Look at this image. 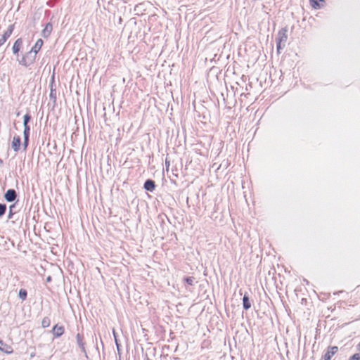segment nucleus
<instances>
[{"mask_svg": "<svg viewBox=\"0 0 360 360\" xmlns=\"http://www.w3.org/2000/svg\"><path fill=\"white\" fill-rule=\"evenodd\" d=\"M338 352V347H332L330 348V352L326 353L324 356V360H330L332 356L336 354Z\"/></svg>", "mask_w": 360, "mask_h": 360, "instance_id": "nucleus-14", "label": "nucleus"}, {"mask_svg": "<svg viewBox=\"0 0 360 360\" xmlns=\"http://www.w3.org/2000/svg\"><path fill=\"white\" fill-rule=\"evenodd\" d=\"M22 44H23V41L22 39V38H18V39L15 40V41L14 42V44L13 45L12 51H13V54L17 56V58H18V56H19V51H20V49L22 48Z\"/></svg>", "mask_w": 360, "mask_h": 360, "instance_id": "nucleus-3", "label": "nucleus"}, {"mask_svg": "<svg viewBox=\"0 0 360 360\" xmlns=\"http://www.w3.org/2000/svg\"><path fill=\"white\" fill-rule=\"evenodd\" d=\"M0 350L8 354L13 353V352L12 347L4 343L1 339H0Z\"/></svg>", "mask_w": 360, "mask_h": 360, "instance_id": "nucleus-8", "label": "nucleus"}, {"mask_svg": "<svg viewBox=\"0 0 360 360\" xmlns=\"http://www.w3.org/2000/svg\"><path fill=\"white\" fill-rule=\"evenodd\" d=\"M3 164V160L0 158V165Z\"/></svg>", "mask_w": 360, "mask_h": 360, "instance_id": "nucleus-30", "label": "nucleus"}, {"mask_svg": "<svg viewBox=\"0 0 360 360\" xmlns=\"http://www.w3.org/2000/svg\"><path fill=\"white\" fill-rule=\"evenodd\" d=\"M51 280V276H49V277L46 278V281H50Z\"/></svg>", "mask_w": 360, "mask_h": 360, "instance_id": "nucleus-29", "label": "nucleus"}, {"mask_svg": "<svg viewBox=\"0 0 360 360\" xmlns=\"http://www.w3.org/2000/svg\"><path fill=\"white\" fill-rule=\"evenodd\" d=\"M113 333H114L115 338H116L115 331L113 332ZM115 342H116V345H117V348H119V345H118V343H117V339H115Z\"/></svg>", "mask_w": 360, "mask_h": 360, "instance_id": "nucleus-27", "label": "nucleus"}, {"mask_svg": "<svg viewBox=\"0 0 360 360\" xmlns=\"http://www.w3.org/2000/svg\"><path fill=\"white\" fill-rule=\"evenodd\" d=\"M28 144H29V138L23 137L22 146H23L24 150H26V149L28 146Z\"/></svg>", "mask_w": 360, "mask_h": 360, "instance_id": "nucleus-22", "label": "nucleus"}, {"mask_svg": "<svg viewBox=\"0 0 360 360\" xmlns=\"http://www.w3.org/2000/svg\"><path fill=\"white\" fill-rule=\"evenodd\" d=\"M184 281L189 285H193L195 282V278L193 276L185 277Z\"/></svg>", "mask_w": 360, "mask_h": 360, "instance_id": "nucleus-15", "label": "nucleus"}, {"mask_svg": "<svg viewBox=\"0 0 360 360\" xmlns=\"http://www.w3.org/2000/svg\"><path fill=\"white\" fill-rule=\"evenodd\" d=\"M51 324V320L49 317H44L41 321V326L44 328H48Z\"/></svg>", "mask_w": 360, "mask_h": 360, "instance_id": "nucleus-16", "label": "nucleus"}, {"mask_svg": "<svg viewBox=\"0 0 360 360\" xmlns=\"http://www.w3.org/2000/svg\"><path fill=\"white\" fill-rule=\"evenodd\" d=\"M17 196V193L14 189H8L4 194L5 200L9 202L15 201Z\"/></svg>", "mask_w": 360, "mask_h": 360, "instance_id": "nucleus-4", "label": "nucleus"}, {"mask_svg": "<svg viewBox=\"0 0 360 360\" xmlns=\"http://www.w3.org/2000/svg\"><path fill=\"white\" fill-rule=\"evenodd\" d=\"M311 6L315 8L318 9L320 8V5L319 4V2L323 3V0H310Z\"/></svg>", "mask_w": 360, "mask_h": 360, "instance_id": "nucleus-17", "label": "nucleus"}, {"mask_svg": "<svg viewBox=\"0 0 360 360\" xmlns=\"http://www.w3.org/2000/svg\"><path fill=\"white\" fill-rule=\"evenodd\" d=\"M243 307L245 310H248L251 307V302L247 294H245L243 297Z\"/></svg>", "mask_w": 360, "mask_h": 360, "instance_id": "nucleus-13", "label": "nucleus"}, {"mask_svg": "<svg viewBox=\"0 0 360 360\" xmlns=\"http://www.w3.org/2000/svg\"><path fill=\"white\" fill-rule=\"evenodd\" d=\"M15 207V205H11L10 207H9V214H8V219H11L13 215V209Z\"/></svg>", "mask_w": 360, "mask_h": 360, "instance_id": "nucleus-23", "label": "nucleus"}, {"mask_svg": "<svg viewBox=\"0 0 360 360\" xmlns=\"http://www.w3.org/2000/svg\"><path fill=\"white\" fill-rule=\"evenodd\" d=\"M52 332L54 337L59 338L64 333L65 328L63 326H58L56 324L53 326Z\"/></svg>", "mask_w": 360, "mask_h": 360, "instance_id": "nucleus-6", "label": "nucleus"}, {"mask_svg": "<svg viewBox=\"0 0 360 360\" xmlns=\"http://www.w3.org/2000/svg\"><path fill=\"white\" fill-rule=\"evenodd\" d=\"M165 165H166L167 168H168V167L169 166V162H167V160H166V161H165Z\"/></svg>", "mask_w": 360, "mask_h": 360, "instance_id": "nucleus-28", "label": "nucleus"}, {"mask_svg": "<svg viewBox=\"0 0 360 360\" xmlns=\"http://www.w3.org/2000/svg\"><path fill=\"white\" fill-rule=\"evenodd\" d=\"M50 96H51V98H56V92H55V93H53V89H51V90Z\"/></svg>", "mask_w": 360, "mask_h": 360, "instance_id": "nucleus-26", "label": "nucleus"}, {"mask_svg": "<svg viewBox=\"0 0 360 360\" xmlns=\"http://www.w3.org/2000/svg\"><path fill=\"white\" fill-rule=\"evenodd\" d=\"M6 211V205L0 203V217L4 216Z\"/></svg>", "mask_w": 360, "mask_h": 360, "instance_id": "nucleus-20", "label": "nucleus"}, {"mask_svg": "<svg viewBox=\"0 0 360 360\" xmlns=\"http://www.w3.org/2000/svg\"><path fill=\"white\" fill-rule=\"evenodd\" d=\"M15 28V24H11L7 30L4 32V34L1 35L6 40H8V39L11 37L12 34L13 30Z\"/></svg>", "mask_w": 360, "mask_h": 360, "instance_id": "nucleus-12", "label": "nucleus"}, {"mask_svg": "<svg viewBox=\"0 0 360 360\" xmlns=\"http://www.w3.org/2000/svg\"><path fill=\"white\" fill-rule=\"evenodd\" d=\"M21 143V139L19 136H14L11 143L12 148L15 152H18L20 150Z\"/></svg>", "mask_w": 360, "mask_h": 360, "instance_id": "nucleus-5", "label": "nucleus"}, {"mask_svg": "<svg viewBox=\"0 0 360 360\" xmlns=\"http://www.w3.org/2000/svg\"><path fill=\"white\" fill-rule=\"evenodd\" d=\"M6 41H7V40H6V39H4V38L1 36V38H0V47H1V46H3V45L5 44V42H6Z\"/></svg>", "mask_w": 360, "mask_h": 360, "instance_id": "nucleus-25", "label": "nucleus"}, {"mask_svg": "<svg viewBox=\"0 0 360 360\" xmlns=\"http://www.w3.org/2000/svg\"><path fill=\"white\" fill-rule=\"evenodd\" d=\"M31 116L29 114H25L23 117V125H28Z\"/></svg>", "mask_w": 360, "mask_h": 360, "instance_id": "nucleus-21", "label": "nucleus"}, {"mask_svg": "<svg viewBox=\"0 0 360 360\" xmlns=\"http://www.w3.org/2000/svg\"><path fill=\"white\" fill-rule=\"evenodd\" d=\"M27 292L25 289H20L19 291L18 296L22 300H25L27 298Z\"/></svg>", "mask_w": 360, "mask_h": 360, "instance_id": "nucleus-18", "label": "nucleus"}, {"mask_svg": "<svg viewBox=\"0 0 360 360\" xmlns=\"http://www.w3.org/2000/svg\"><path fill=\"white\" fill-rule=\"evenodd\" d=\"M23 127H24L23 137L29 138L30 132V127L29 125H23Z\"/></svg>", "mask_w": 360, "mask_h": 360, "instance_id": "nucleus-19", "label": "nucleus"}, {"mask_svg": "<svg viewBox=\"0 0 360 360\" xmlns=\"http://www.w3.org/2000/svg\"><path fill=\"white\" fill-rule=\"evenodd\" d=\"M76 340L78 346L81 348L82 352L86 354V352L85 349V342H84V337L79 333H77L76 335Z\"/></svg>", "mask_w": 360, "mask_h": 360, "instance_id": "nucleus-7", "label": "nucleus"}, {"mask_svg": "<svg viewBox=\"0 0 360 360\" xmlns=\"http://www.w3.org/2000/svg\"><path fill=\"white\" fill-rule=\"evenodd\" d=\"M52 29H53L52 24L51 22L46 23V25H45V27L41 31V35L43 36V37H44V38L49 37L51 33Z\"/></svg>", "mask_w": 360, "mask_h": 360, "instance_id": "nucleus-10", "label": "nucleus"}, {"mask_svg": "<svg viewBox=\"0 0 360 360\" xmlns=\"http://www.w3.org/2000/svg\"><path fill=\"white\" fill-rule=\"evenodd\" d=\"M286 33L287 30L285 28H283L278 32V37L276 38L277 50L278 53H280V50L285 46L288 39Z\"/></svg>", "mask_w": 360, "mask_h": 360, "instance_id": "nucleus-2", "label": "nucleus"}, {"mask_svg": "<svg viewBox=\"0 0 360 360\" xmlns=\"http://www.w3.org/2000/svg\"><path fill=\"white\" fill-rule=\"evenodd\" d=\"M143 188L147 191L153 192L155 188V183L152 179H147L144 183Z\"/></svg>", "mask_w": 360, "mask_h": 360, "instance_id": "nucleus-9", "label": "nucleus"}, {"mask_svg": "<svg viewBox=\"0 0 360 360\" xmlns=\"http://www.w3.org/2000/svg\"><path fill=\"white\" fill-rule=\"evenodd\" d=\"M36 56L37 54L30 51L27 52L20 59L17 58V60L20 65L25 67H28L34 62Z\"/></svg>", "mask_w": 360, "mask_h": 360, "instance_id": "nucleus-1", "label": "nucleus"}, {"mask_svg": "<svg viewBox=\"0 0 360 360\" xmlns=\"http://www.w3.org/2000/svg\"><path fill=\"white\" fill-rule=\"evenodd\" d=\"M44 41L41 39H39L34 46L31 49V52L34 53L35 54H37V53L41 49V46H43Z\"/></svg>", "mask_w": 360, "mask_h": 360, "instance_id": "nucleus-11", "label": "nucleus"}, {"mask_svg": "<svg viewBox=\"0 0 360 360\" xmlns=\"http://www.w3.org/2000/svg\"><path fill=\"white\" fill-rule=\"evenodd\" d=\"M349 360H360V353L354 354Z\"/></svg>", "mask_w": 360, "mask_h": 360, "instance_id": "nucleus-24", "label": "nucleus"}]
</instances>
